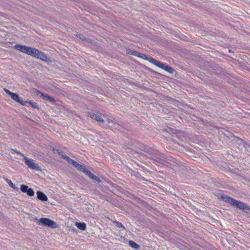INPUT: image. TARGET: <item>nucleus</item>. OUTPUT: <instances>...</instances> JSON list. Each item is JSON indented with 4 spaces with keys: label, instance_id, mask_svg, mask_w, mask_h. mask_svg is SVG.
<instances>
[{
    "label": "nucleus",
    "instance_id": "16",
    "mask_svg": "<svg viewBox=\"0 0 250 250\" xmlns=\"http://www.w3.org/2000/svg\"><path fill=\"white\" fill-rule=\"evenodd\" d=\"M4 180L6 182V183L8 184V185L11 188H12L13 189H15V190L18 189V188L17 187H16L15 185H14V184L12 183V182L10 180L7 179V178H4Z\"/></svg>",
    "mask_w": 250,
    "mask_h": 250
},
{
    "label": "nucleus",
    "instance_id": "28",
    "mask_svg": "<svg viewBox=\"0 0 250 250\" xmlns=\"http://www.w3.org/2000/svg\"><path fill=\"white\" fill-rule=\"evenodd\" d=\"M52 149H53V152L55 154H58V155H61L62 151H60V150H59L58 149L54 148H53Z\"/></svg>",
    "mask_w": 250,
    "mask_h": 250
},
{
    "label": "nucleus",
    "instance_id": "21",
    "mask_svg": "<svg viewBox=\"0 0 250 250\" xmlns=\"http://www.w3.org/2000/svg\"><path fill=\"white\" fill-rule=\"evenodd\" d=\"M90 178L92 180L97 181L98 183H100L101 181L100 178L95 176L93 173H92Z\"/></svg>",
    "mask_w": 250,
    "mask_h": 250
},
{
    "label": "nucleus",
    "instance_id": "25",
    "mask_svg": "<svg viewBox=\"0 0 250 250\" xmlns=\"http://www.w3.org/2000/svg\"><path fill=\"white\" fill-rule=\"evenodd\" d=\"M83 172L89 177H90L91 175L92 174V173L90 171L87 170L85 167L84 168V170H83Z\"/></svg>",
    "mask_w": 250,
    "mask_h": 250
},
{
    "label": "nucleus",
    "instance_id": "6",
    "mask_svg": "<svg viewBox=\"0 0 250 250\" xmlns=\"http://www.w3.org/2000/svg\"><path fill=\"white\" fill-rule=\"evenodd\" d=\"M142 56H139V57L141 58L144 60H147L149 61L150 63H151L153 64H154L155 65L157 66V67L160 68V67L164 66V63H162L158 61L157 60L151 58V57H148L147 56L142 54Z\"/></svg>",
    "mask_w": 250,
    "mask_h": 250
},
{
    "label": "nucleus",
    "instance_id": "15",
    "mask_svg": "<svg viewBox=\"0 0 250 250\" xmlns=\"http://www.w3.org/2000/svg\"><path fill=\"white\" fill-rule=\"evenodd\" d=\"M72 166H74L75 167H76L77 169H78L80 171H83V170H84V168H85L83 166L79 164L78 163H77L75 161Z\"/></svg>",
    "mask_w": 250,
    "mask_h": 250
},
{
    "label": "nucleus",
    "instance_id": "27",
    "mask_svg": "<svg viewBox=\"0 0 250 250\" xmlns=\"http://www.w3.org/2000/svg\"><path fill=\"white\" fill-rule=\"evenodd\" d=\"M28 103H29V104L31 106H32L33 108H37L38 107V105L36 103H34L31 101L28 102Z\"/></svg>",
    "mask_w": 250,
    "mask_h": 250
},
{
    "label": "nucleus",
    "instance_id": "13",
    "mask_svg": "<svg viewBox=\"0 0 250 250\" xmlns=\"http://www.w3.org/2000/svg\"><path fill=\"white\" fill-rule=\"evenodd\" d=\"M160 68H162L170 73H173L174 72V69L168 65H166L164 63V66L160 67Z\"/></svg>",
    "mask_w": 250,
    "mask_h": 250
},
{
    "label": "nucleus",
    "instance_id": "10",
    "mask_svg": "<svg viewBox=\"0 0 250 250\" xmlns=\"http://www.w3.org/2000/svg\"><path fill=\"white\" fill-rule=\"evenodd\" d=\"M36 93L38 95V94H41V96L42 97V98L44 100H48V101H49L50 102H55V100H54V98L50 97L48 95H47L46 94H44V93L41 92V91H39L38 90H36Z\"/></svg>",
    "mask_w": 250,
    "mask_h": 250
},
{
    "label": "nucleus",
    "instance_id": "26",
    "mask_svg": "<svg viewBox=\"0 0 250 250\" xmlns=\"http://www.w3.org/2000/svg\"><path fill=\"white\" fill-rule=\"evenodd\" d=\"M83 172L89 177H90L91 175L92 174V173L90 171L87 170L85 167L84 168V170H83Z\"/></svg>",
    "mask_w": 250,
    "mask_h": 250
},
{
    "label": "nucleus",
    "instance_id": "30",
    "mask_svg": "<svg viewBox=\"0 0 250 250\" xmlns=\"http://www.w3.org/2000/svg\"><path fill=\"white\" fill-rule=\"evenodd\" d=\"M4 91L6 93H7V94H8L9 95L11 96V94H12L13 92H11L10 91H9V90L7 89H4Z\"/></svg>",
    "mask_w": 250,
    "mask_h": 250
},
{
    "label": "nucleus",
    "instance_id": "3",
    "mask_svg": "<svg viewBox=\"0 0 250 250\" xmlns=\"http://www.w3.org/2000/svg\"><path fill=\"white\" fill-rule=\"evenodd\" d=\"M38 224L43 226H46L50 228L55 229L57 227V224L53 221L46 218H42L38 221Z\"/></svg>",
    "mask_w": 250,
    "mask_h": 250
},
{
    "label": "nucleus",
    "instance_id": "1",
    "mask_svg": "<svg viewBox=\"0 0 250 250\" xmlns=\"http://www.w3.org/2000/svg\"><path fill=\"white\" fill-rule=\"evenodd\" d=\"M222 198L226 202L230 204L234 207L243 210H250V207L246 204L236 200L233 198L227 196H222Z\"/></svg>",
    "mask_w": 250,
    "mask_h": 250
},
{
    "label": "nucleus",
    "instance_id": "17",
    "mask_svg": "<svg viewBox=\"0 0 250 250\" xmlns=\"http://www.w3.org/2000/svg\"><path fill=\"white\" fill-rule=\"evenodd\" d=\"M129 244L132 248H134L136 250H138L140 247L139 245L131 240L129 241Z\"/></svg>",
    "mask_w": 250,
    "mask_h": 250
},
{
    "label": "nucleus",
    "instance_id": "5",
    "mask_svg": "<svg viewBox=\"0 0 250 250\" xmlns=\"http://www.w3.org/2000/svg\"><path fill=\"white\" fill-rule=\"evenodd\" d=\"M23 159L24 160V162L25 164L28 166L29 168L32 169L36 170H40V168L38 166V164L35 162V161L29 159L27 157L24 156Z\"/></svg>",
    "mask_w": 250,
    "mask_h": 250
},
{
    "label": "nucleus",
    "instance_id": "20",
    "mask_svg": "<svg viewBox=\"0 0 250 250\" xmlns=\"http://www.w3.org/2000/svg\"><path fill=\"white\" fill-rule=\"evenodd\" d=\"M164 159H165V158H164V155L163 154H161L160 155V158L156 157L155 158V160L156 162H158L159 163H162L164 161Z\"/></svg>",
    "mask_w": 250,
    "mask_h": 250
},
{
    "label": "nucleus",
    "instance_id": "14",
    "mask_svg": "<svg viewBox=\"0 0 250 250\" xmlns=\"http://www.w3.org/2000/svg\"><path fill=\"white\" fill-rule=\"evenodd\" d=\"M75 225L80 230H84L86 229V224L84 223L76 222Z\"/></svg>",
    "mask_w": 250,
    "mask_h": 250
},
{
    "label": "nucleus",
    "instance_id": "12",
    "mask_svg": "<svg viewBox=\"0 0 250 250\" xmlns=\"http://www.w3.org/2000/svg\"><path fill=\"white\" fill-rule=\"evenodd\" d=\"M11 98L16 102L21 104L22 105H24V103L21 99L19 95L15 93H12L10 96Z\"/></svg>",
    "mask_w": 250,
    "mask_h": 250
},
{
    "label": "nucleus",
    "instance_id": "22",
    "mask_svg": "<svg viewBox=\"0 0 250 250\" xmlns=\"http://www.w3.org/2000/svg\"><path fill=\"white\" fill-rule=\"evenodd\" d=\"M64 159L67 161V162L70 165H73V163H74L75 161L73 159L70 158L68 156H66V157H64Z\"/></svg>",
    "mask_w": 250,
    "mask_h": 250
},
{
    "label": "nucleus",
    "instance_id": "19",
    "mask_svg": "<svg viewBox=\"0 0 250 250\" xmlns=\"http://www.w3.org/2000/svg\"><path fill=\"white\" fill-rule=\"evenodd\" d=\"M114 224H115V225L117 227H118L119 228H121V229H125V228L124 227L123 225L121 222H120L115 221L114 222Z\"/></svg>",
    "mask_w": 250,
    "mask_h": 250
},
{
    "label": "nucleus",
    "instance_id": "2",
    "mask_svg": "<svg viewBox=\"0 0 250 250\" xmlns=\"http://www.w3.org/2000/svg\"><path fill=\"white\" fill-rule=\"evenodd\" d=\"M88 116L91 119H94L97 121L98 122H99V125L102 126L103 127H107V118H108L107 117H106L105 119H104L100 115L95 114L93 112H88Z\"/></svg>",
    "mask_w": 250,
    "mask_h": 250
},
{
    "label": "nucleus",
    "instance_id": "7",
    "mask_svg": "<svg viewBox=\"0 0 250 250\" xmlns=\"http://www.w3.org/2000/svg\"><path fill=\"white\" fill-rule=\"evenodd\" d=\"M107 126L110 127L112 129H120V124L117 123L113 118L109 117V118H107Z\"/></svg>",
    "mask_w": 250,
    "mask_h": 250
},
{
    "label": "nucleus",
    "instance_id": "9",
    "mask_svg": "<svg viewBox=\"0 0 250 250\" xmlns=\"http://www.w3.org/2000/svg\"><path fill=\"white\" fill-rule=\"evenodd\" d=\"M20 189L22 192L26 193V194L29 196H32L35 194L32 188H28V186L24 185H21V186Z\"/></svg>",
    "mask_w": 250,
    "mask_h": 250
},
{
    "label": "nucleus",
    "instance_id": "29",
    "mask_svg": "<svg viewBox=\"0 0 250 250\" xmlns=\"http://www.w3.org/2000/svg\"><path fill=\"white\" fill-rule=\"evenodd\" d=\"M12 150L16 153L17 154H20L21 156H22L23 157V158H24V156H25L23 155V154L21 153L20 151L17 150V149H12Z\"/></svg>",
    "mask_w": 250,
    "mask_h": 250
},
{
    "label": "nucleus",
    "instance_id": "24",
    "mask_svg": "<svg viewBox=\"0 0 250 250\" xmlns=\"http://www.w3.org/2000/svg\"><path fill=\"white\" fill-rule=\"evenodd\" d=\"M128 53L130 54L133 55L134 56H138V57H139V56H142V54H141L138 52L134 51H130L128 52Z\"/></svg>",
    "mask_w": 250,
    "mask_h": 250
},
{
    "label": "nucleus",
    "instance_id": "11",
    "mask_svg": "<svg viewBox=\"0 0 250 250\" xmlns=\"http://www.w3.org/2000/svg\"><path fill=\"white\" fill-rule=\"evenodd\" d=\"M37 196L38 199L42 201H47L48 198L47 196L42 192L41 191H37Z\"/></svg>",
    "mask_w": 250,
    "mask_h": 250
},
{
    "label": "nucleus",
    "instance_id": "31",
    "mask_svg": "<svg viewBox=\"0 0 250 250\" xmlns=\"http://www.w3.org/2000/svg\"><path fill=\"white\" fill-rule=\"evenodd\" d=\"M62 158H63L64 159V157H66V155L63 154V153L62 151L61 155H59Z\"/></svg>",
    "mask_w": 250,
    "mask_h": 250
},
{
    "label": "nucleus",
    "instance_id": "4",
    "mask_svg": "<svg viewBox=\"0 0 250 250\" xmlns=\"http://www.w3.org/2000/svg\"><path fill=\"white\" fill-rule=\"evenodd\" d=\"M29 55L38 59H40L45 62L47 61V57L44 53L34 48H32Z\"/></svg>",
    "mask_w": 250,
    "mask_h": 250
},
{
    "label": "nucleus",
    "instance_id": "18",
    "mask_svg": "<svg viewBox=\"0 0 250 250\" xmlns=\"http://www.w3.org/2000/svg\"><path fill=\"white\" fill-rule=\"evenodd\" d=\"M77 36L78 37H79V38H80L81 39H82L83 41H84L87 42H90L91 41V40L90 39L86 38L82 35L78 34V35H77Z\"/></svg>",
    "mask_w": 250,
    "mask_h": 250
},
{
    "label": "nucleus",
    "instance_id": "23",
    "mask_svg": "<svg viewBox=\"0 0 250 250\" xmlns=\"http://www.w3.org/2000/svg\"><path fill=\"white\" fill-rule=\"evenodd\" d=\"M64 159L67 161V162L70 165H73V163H74L75 161L73 159L70 158L68 156H66V157H64Z\"/></svg>",
    "mask_w": 250,
    "mask_h": 250
},
{
    "label": "nucleus",
    "instance_id": "8",
    "mask_svg": "<svg viewBox=\"0 0 250 250\" xmlns=\"http://www.w3.org/2000/svg\"><path fill=\"white\" fill-rule=\"evenodd\" d=\"M15 48L22 53H25L29 55L32 47H28L25 45L16 44L15 45Z\"/></svg>",
    "mask_w": 250,
    "mask_h": 250
}]
</instances>
